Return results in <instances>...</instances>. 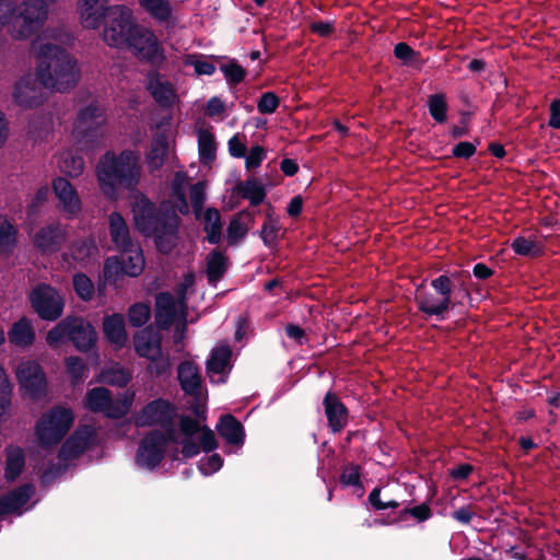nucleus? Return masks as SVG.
Instances as JSON below:
<instances>
[{"mask_svg":"<svg viewBox=\"0 0 560 560\" xmlns=\"http://www.w3.org/2000/svg\"><path fill=\"white\" fill-rule=\"evenodd\" d=\"M131 207L136 228L144 235H153L160 252L170 253L177 244L179 224L171 201L163 202L155 212L147 197L136 194Z\"/></svg>","mask_w":560,"mask_h":560,"instance_id":"3","label":"nucleus"},{"mask_svg":"<svg viewBox=\"0 0 560 560\" xmlns=\"http://www.w3.org/2000/svg\"><path fill=\"white\" fill-rule=\"evenodd\" d=\"M120 249L119 258H107L105 269L112 271L113 269L117 270L119 267L122 273L130 277L139 276L144 268V258L140 246L133 243Z\"/></svg>","mask_w":560,"mask_h":560,"instance_id":"18","label":"nucleus"},{"mask_svg":"<svg viewBox=\"0 0 560 560\" xmlns=\"http://www.w3.org/2000/svg\"><path fill=\"white\" fill-rule=\"evenodd\" d=\"M208 376L212 382L224 383L232 369V350L228 345H219L210 352L206 364Z\"/></svg>","mask_w":560,"mask_h":560,"instance_id":"20","label":"nucleus"},{"mask_svg":"<svg viewBox=\"0 0 560 560\" xmlns=\"http://www.w3.org/2000/svg\"><path fill=\"white\" fill-rule=\"evenodd\" d=\"M112 5H106L92 0H78L77 11L80 24L88 30H96L101 26L102 22L109 14L108 9Z\"/></svg>","mask_w":560,"mask_h":560,"instance_id":"22","label":"nucleus"},{"mask_svg":"<svg viewBox=\"0 0 560 560\" xmlns=\"http://www.w3.org/2000/svg\"><path fill=\"white\" fill-rule=\"evenodd\" d=\"M96 177L102 192L116 200L119 187L132 189L140 182V154L131 150L106 152L96 165Z\"/></svg>","mask_w":560,"mask_h":560,"instance_id":"4","label":"nucleus"},{"mask_svg":"<svg viewBox=\"0 0 560 560\" xmlns=\"http://www.w3.org/2000/svg\"><path fill=\"white\" fill-rule=\"evenodd\" d=\"M73 412L69 408L56 407L46 411L37 421L35 435L42 446L58 444L73 423Z\"/></svg>","mask_w":560,"mask_h":560,"instance_id":"9","label":"nucleus"},{"mask_svg":"<svg viewBox=\"0 0 560 560\" xmlns=\"http://www.w3.org/2000/svg\"><path fill=\"white\" fill-rule=\"evenodd\" d=\"M135 351L147 360L156 358L162 352L161 337L151 328L138 331L133 337Z\"/></svg>","mask_w":560,"mask_h":560,"instance_id":"27","label":"nucleus"},{"mask_svg":"<svg viewBox=\"0 0 560 560\" xmlns=\"http://www.w3.org/2000/svg\"><path fill=\"white\" fill-rule=\"evenodd\" d=\"M147 89L162 107H172L179 101L174 83L160 72L152 71L148 74Z\"/></svg>","mask_w":560,"mask_h":560,"instance_id":"19","label":"nucleus"},{"mask_svg":"<svg viewBox=\"0 0 560 560\" xmlns=\"http://www.w3.org/2000/svg\"><path fill=\"white\" fill-rule=\"evenodd\" d=\"M188 185V177L185 173L177 172L172 183L173 196L175 198L174 205L171 203L172 209L177 213L185 214L188 212L189 207L185 196V188Z\"/></svg>","mask_w":560,"mask_h":560,"instance_id":"34","label":"nucleus"},{"mask_svg":"<svg viewBox=\"0 0 560 560\" xmlns=\"http://www.w3.org/2000/svg\"><path fill=\"white\" fill-rule=\"evenodd\" d=\"M72 282L74 291L81 300H92L94 295V284L89 277L83 273H77L73 276Z\"/></svg>","mask_w":560,"mask_h":560,"instance_id":"48","label":"nucleus"},{"mask_svg":"<svg viewBox=\"0 0 560 560\" xmlns=\"http://www.w3.org/2000/svg\"><path fill=\"white\" fill-rule=\"evenodd\" d=\"M222 458L218 454H213L208 458H202L199 463V470L209 476L217 472L222 467Z\"/></svg>","mask_w":560,"mask_h":560,"instance_id":"59","label":"nucleus"},{"mask_svg":"<svg viewBox=\"0 0 560 560\" xmlns=\"http://www.w3.org/2000/svg\"><path fill=\"white\" fill-rule=\"evenodd\" d=\"M167 149L168 143L165 136L159 135L152 140L151 149L147 154V164L152 172L163 165Z\"/></svg>","mask_w":560,"mask_h":560,"instance_id":"35","label":"nucleus"},{"mask_svg":"<svg viewBox=\"0 0 560 560\" xmlns=\"http://www.w3.org/2000/svg\"><path fill=\"white\" fill-rule=\"evenodd\" d=\"M174 418V407L160 398L147 404L136 416L135 423L138 427L159 425L164 429L170 441L182 445L185 457H194L201 450L210 452L217 447L214 433L207 425L190 417H182L176 429Z\"/></svg>","mask_w":560,"mask_h":560,"instance_id":"1","label":"nucleus"},{"mask_svg":"<svg viewBox=\"0 0 560 560\" xmlns=\"http://www.w3.org/2000/svg\"><path fill=\"white\" fill-rule=\"evenodd\" d=\"M96 247L91 240H82L71 247V256L78 262L86 261L95 252Z\"/></svg>","mask_w":560,"mask_h":560,"instance_id":"49","label":"nucleus"},{"mask_svg":"<svg viewBox=\"0 0 560 560\" xmlns=\"http://www.w3.org/2000/svg\"><path fill=\"white\" fill-rule=\"evenodd\" d=\"M148 370L155 376L167 375L171 372L172 362L168 354L161 352L154 359H149Z\"/></svg>","mask_w":560,"mask_h":560,"instance_id":"50","label":"nucleus"},{"mask_svg":"<svg viewBox=\"0 0 560 560\" xmlns=\"http://www.w3.org/2000/svg\"><path fill=\"white\" fill-rule=\"evenodd\" d=\"M220 69L223 72L228 82L232 84L240 83L241 81H243L245 77V70L234 61L222 65Z\"/></svg>","mask_w":560,"mask_h":560,"instance_id":"57","label":"nucleus"},{"mask_svg":"<svg viewBox=\"0 0 560 560\" xmlns=\"http://www.w3.org/2000/svg\"><path fill=\"white\" fill-rule=\"evenodd\" d=\"M228 268V258L219 250L211 252L207 257V275L210 282L220 280Z\"/></svg>","mask_w":560,"mask_h":560,"instance_id":"39","label":"nucleus"},{"mask_svg":"<svg viewBox=\"0 0 560 560\" xmlns=\"http://www.w3.org/2000/svg\"><path fill=\"white\" fill-rule=\"evenodd\" d=\"M217 430L229 444H243V427L233 416L226 415L221 417Z\"/></svg>","mask_w":560,"mask_h":560,"instance_id":"32","label":"nucleus"},{"mask_svg":"<svg viewBox=\"0 0 560 560\" xmlns=\"http://www.w3.org/2000/svg\"><path fill=\"white\" fill-rule=\"evenodd\" d=\"M24 454L22 448L18 446H10L7 448V465L5 477L9 480H14L23 470Z\"/></svg>","mask_w":560,"mask_h":560,"instance_id":"40","label":"nucleus"},{"mask_svg":"<svg viewBox=\"0 0 560 560\" xmlns=\"http://www.w3.org/2000/svg\"><path fill=\"white\" fill-rule=\"evenodd\" d=\"M131 376L129 370L119 364H113L100 373L98 381L112 386L124 387L130 382Z\"/></svg>","mask_w":560,"mask_h":560,"instance_id":"37","label":"nucleus"},{"mask_svg":"<svg viewBox=\"0 0 560 560\" xmlns=\"http://www.w3.org/2000/svg\"><path fill=\"white\" fill-rule=\"evenodd\" d=\"M245 166L247 170L258 167L266 158V151L260 145L250 148L249 152L245 153Z\"/></svg>","mask_w":560,"mask_h":560,"instance_id":"58","label":"nucleus"},{"mask_svg":"<svg viewBox=\"0 0 560 560\" xmlns=\"http://www.w3.org/2000/svg\"><path fill=\"white\" fill-rule=\"evenodd\" d=\"M325 413L334 432L340 431L347 423V410L340 400L328 393L324 399Z\"/></svg>","mask_w":560,"mask_h":560,"instance_id":"30","label":"nucleus"},{"mask_svg":"<svg viewBox=\"0 0 560 560\" xmlns=\"http://www.w3.org/2000/svg\"><path fill=\"white\" fill-rule=\"evenodd\" d=\"M30 302L37 315L45 320H55L63 313L62 294L47 284L35 287L30 294Z\"/></svg>","mask_w":560,"mask_h":560,"instance_id":"13","label":"nucleus"},{"mask_svg":"<svg viewBox=\"0 0 560 560\" xmlns=\"http://www.w3.org/2000/svg\"><path fill=\"white\" fill-rule=\"evenodd\" d=\"M33 493L34 487L25 485L0 498V518L10 514L21 515Z\"/></svg>","mask_w":560,"mask_h":560,"instance_id":"26","label":"nucleus"},{"mask_svg":"<svg viewBox=\"0 0 560 560\" xmlns=\"http://www.w3.org/2000/svg\"><path fill=\"white\" fill-rule=\"evenodd\" d=\"M109 233L113 243L118 248L133 244L129 236V229L124 218L118 212H113L109 215Z\"/></svg>","mask_w":560,"mask_h":560,"instance_id":"33","label":"nucleus"},{"mask_svg":"<svg viewBox=\"0 0 560 560\" xmlns=\"http://www.w3.org/2000/svg\"><path fill=\"white\" fill-rule=\"evenodd\" d=\"M95 441V430L84 425L79 428L62 445L60 456L69 459L79 456L88 450Z\"/></svg>","mask_w":560,"mask_h":560,"instance_id":"23","label":"nucleus"},{"mask_svg":"<svg viewBox=\"0 0 560 560\" xmlns=\"http://www.w3.org/2000/svg\"><path fill=\"white\" fill-rule=\"evenodd\" d=\"M141 8L158 23L174 26L178 21L177 11L170 0H138Z\"/></svg>","mask_w":560,"mask_h":560,"instance_id":"24","label":"nucleus"},{"mask_svg":"<svg viewBox=\"0 0 560 560\" xmlns=\"http://www.w3.org/2000/svg\"><path fill=\"white\" fill-rule=\"evenodd\" d=\"M235 189L244 199H248L253 206H258L266 197L264 186L255 178L238 183Z\"/></svg>","mask_w":560,"mask_h":560,"instance_id":"38","label":"nucleus"},{"mask_svg":"<svg viewBox=\"0 0 560 560\" xmlns=\"http://www.w3.org/2000/svg\"><path fill=\"white\" fill-rule=\"evenodd\" d=\"M246 217L247 214L240 213L231 220L228 226V241L230 244H235L246 235L248 231V226L244 221Z\"/></svg>","mask_w":560,"mask_h":560,"instance_id":"47","label":"nucleus"},{"mask_svg":"<svg viewBox=\"0 0 560 560\" xmlns=\"http://www.w3.org/2000/svg\"><path fill=\"white\" fill-rule=\"evenodd\" d=\"M177 376L183 390L191 396L200 394L201 375L197 364L191 361L182 362L177 369Z\"/></svg>","mask_w":560,"mask_h":560,"instance_id":"29","label":"nucleus"},{"mask_svg":"<svg viewBox=\"0 0 560 560\" xmlns=\"http://www.w3.org/2000/svg\"><path fill=\"white\" fill-rule=\"evenodd\" d=\"M66 230L60 223H52L39 229L33 235L34 246L43 254L56 253L66 241Z\"/></svg>","mask_w":560,"mask_h":560,"instance_id":"21","label":"nucleus"},{"mask_svg":"<svg viewBox=\"0 0 560 560\" xmlns=\"http://www.w3.org/2000/svg\"><path fill=\"white\" fill-rule=\"evenodd\" d=\"M51 32L46 30L31 43L36 61V75L45 89L66 93L77 86L81 71L78 60L59 45L51 43Z\"/></svg>","mask_w":560,"mask_h":560,"instance_id":"2","label":"nucleus"},{"mask_svg":"<svg viewBox=\"0 0 560 560\" xmlns=\"http://www.w3.org/2000/svg\"><path fill=\"white\" fill-rule=\"evenodd\" d=\"M446 102L443 95L435 94L429 98V110L432 117L442 122L446 119Z\"/></svg>","mask_w":560,"mask_h":560,"instance_id":"53","label":"nucleus"},{"mask_svg":"<svg viewBox=\"0 0 560 560\" xmlns=\"http://www.w3.org/2000/svg\"><path fill=\"white\" fill-rule=\"evenodd\" d=\"M452 283L447 276H440L431 281V288H418L416 300L421 311L429 315H441L451 304Z\"/></svg>","mask_w":560,"mask_h":560,"instance_id":"11","label":"nucleus"},{"mask_svg":"<svg viewBox=\"0 0 560 560\" xmlns=\"http://www.w3.org/2000/svg\"><path fill=\"white\" fill-rule=\"evenodd\" d=\"M150 315V307L147 304L138 303L130 307L128 318L132 326L140 327L148 323Z\"/></svg>","mask_w":560,"mask_h":560,"instance_id":"52","label":"nucleus"},{"mask_svg":"<svg viewBox=\"0 0 560 560\" xmlns=\"http://www.w3.org/2000/svg\"><path fill=\"white\" fill-rule=\"evenodd\" d=\"M183 63L192 67L197 75H211L215 71V66L210 61V58L198 54L185 55Z\"/></svg>","mask_w":560,"mask_h":560,"instance_id":"42","label":"nucleus"},{"mask_svg":"<svg viewBox=\"0 0 560 560\" xmlns=\"http://www.w3.org/2000/svg\"><path fill=\"white\" fill-rule=\"evenodd\" d=\"M224 110H225L224 102L217 96L211 97L206 104V114L210 117L219 116V115L223 114Z\"/></svg>","mask_w":560,"mask_h":560,"instance_id":"63","label":"nucleus"},{"mask_svg":"<svg viewBox=\"0 0 560 560\" xmlns=\"http://www.w3.org/2000/svg\"><path fill=\"white\" fill-rule=\"evenodd\" d=\"M71 325L70 317L62 319L52 327L46 336V342L51 348H57L69 339V327Z\"/></svg>","mask_w":560,"mask_h":560,"instance_id":"45","label":"nucleus"},{"mask_svg":"<svg viewBox=\"0 0 560 560\" xmlns=\"http://www.w3.org/2000/svg\"><path fill=\"white\" fill-rule=\"evenodd\" d=\"M36 332L31 319L26 317L15 322L8 331L9 342L18 348H28L35 341Z\"/></svg>","mask_w":560,"mask_h":560,"instance_id":"28","label":"nucleus"},{"mask_svg":"<svg viewBox=\"0 0 560 560\" xmlns=\"http://www.w3.org/2000/svg\"><path fill=\"white\" fill-rule=\"evenodd\" d=\"M102 32L103 40L112 47H125L136 27L132 11L122 4H116L108 9Z\"/></svg>","mask_w":560,"mask_h":560,"instance_id":"10","label":"nucleus"},{"mask_svg":"<svg viewBox=\"0 0 560 560\" xmlns=\"http://www.w3.org/2000/svg\"><path fill=\"white\" fill-rule=\"evenodd\" d=\"M190 202L192 205V208L196 212V214H199V212L202 209L203 202H205V186L202 183H197L190 187L189 191Z\"/></svg>","mask_w":560,"mask_h":560,"instance_id":"60","label":"nucleus"},{"mask_svg":"<svg viewBox=\"0 0 560 560\" xmlns=\"http://www.w3.org/2000/svg\"><path fill=\"white\" fill-rule=\"evenodd\" d=\"M279 104L280 100L275 93L266 92L260 96L257 109L261 114H272L277 110Z\"/></svg>","mask_w":560,"mask_h":560,"instance_id":"56","label":"nucleus"},{"mask_svg":"<svg viewBox=\"0 0 560 560\" xmlns=\"http://www.w3.org/2000/svg\"><path fill=\"white\" fill-rule=\"evenodd\" d=\"M380 489H374L370 494H369V501L370 503L376 509V510H386V509H395L398 506V502L394 501V500H387V501H382L381 497H380Z\"/></svg>","mask_w":560,"mask_h":560,"instance_id":"61","label":"nucleus"},{"mask_svg":"<svg viewBox=\"0 0 560 560\" xmlns=\"http://www.w3.org/2000/svg\"><path fill=\"white\" fill-rule=\"evenodd\" d=\"M49 190L46 186L40 187L36 190L32 201L28 205V213H35L37 209L46 202Z\"/></svg>","mask_w":560,"mask_h":560,"instance_id":"62","label":"nucleus"},{"mask_svg":"<svg viewBox=\"0 0 560 560\" xmlns=\"http://www.w3.org/2000/svg\"><path fill=\"white\" fill-rule=\"evenodd\" d=\"M282 233V226L278 219L268 215L262 224L260 236L266 246L273 247Z\"/></svg>","mask_w":560,"mask_h":560,"instance_id":"43","label":"nucleus"},{"mask_svg":"<svg viewBox=\"0 0 560 560\" xmlns=\"http://www.w3.org/2000/svg\"><path fill=\"white\" fill-rule=\"evenodd\" d=\"M155 323L160 328L174 326V342H180L186 330V306L180 290L177 298L168 292L160 293L155 300Z\"/></svg>","mask_w":560,"mask_h":560,"instance_id":"7","label":"nucleus"},{"mask_svg":"<svg viewBox=\"0 0 560 560\" xmlns=\"http://www.w3.org/2000/svg\"><path fill=\"white\" fill-rule=\"evenodd\" d=\"M105 122L104 109L97 101H92L80 108L70 133L73 145L80 151L94 149Z\"/></svg>","mask_w":560,"mask_h":560,"instance_id":"6","label":"nucleus"},{"mask_svg":"<svg viewBox=\"0 0 560 560\" xmlns=\"http://www.w3.org/2000/svg\"><path fill=\"white\" fill-rule=\"evenodd\" d=\"M167 441H170L168 438L160 431L150 432L139 445L136 456L137 465L145 469L155 468L164 457Z\"/></svg>","mask_w":560,"mask_h":560,"instance_id":"14","label":"nucleus"},{"mask_svg":"<svg viewBox=\"0 0 560 560\" xmlns=\"http://www.w3.org/2000/svg\"><path fill=\"white\" fill-rule=\"evenodd\" d=\"M11 385L2 365L0 364V419L4 416L11 404Z\"/></svg>","mask_w":560,"mask_h":560,"instance_id":"51","label":"nucleus"},{"mask_svg":"<svg viewBox=\"0 0 560 560\" xmlns=\"http://www.w3.org/2000/svg\"><path fill=\"white\" fill-rule=\"evenodd\" d=\"M40 85L36 74L28 73L21 77L13 89L14 103L30 109L40 106L45 101V93Z\"/></svg>","mask_w":560,"mask_h":560,"instance_id":"15","label":"nucleus"},{"mask_svg":"<svg viewBox=\"0 0 560 560\" xmlns=\"http://www.w3.org/2000/svg\"><path fill=\"white\" fill-rule=\"evenodd\" d=\"M198 148L201 160L210 162L215 158V141L211 132L202 130L198 135Z\"/></svg>","mask_w":560,"mask_h":560,"instance_id":"46","label":"nucleus"},{"mask_svg":"<svg viewBox=\"0 0 560 560\" xmlns=\"http://www.w3.org/2000/svg\"><path fill=\"white\" fill-rule=\"evenodd\" d=\"M136 393L126 390L113 397L109 389L94 387L85 395V407L92 412L102 413L107 418L119 419L125 417L135 401Z\"/></svg>","mask_w":560,"mask_h":560,"instance_id":"8","label":"nucleus"},{"mask_svg":"<svg viewBox=\"0 0 560 560\" xmlns=\"http://www.w3.org/2000/svg\"><path fill=\"white\" fill-rule=\"evenodd\" d=\"M15 374L21 387L32 398H40L46 393L45 373L36 361H22Z\"/></svg>","mask_w":560,"mask_h":560,"instance_id":"16","label":"nucleus"},{"mask_svg":"<svg viewBox=\"0 0 560 560\" xmlns=\"http://www.w3.org/2000/svg\"><path fill=\"white\" fill-rule=\"evenodd\" d=\"M359 469L357 466L346 467L340 476L341 483L346 486H354L359 483Z\"/></svg>","mask_w":560,"mask_h":560,"instance_id":"64","label":"nucleus"},{"mask_svg":"<svg viewBox=\"0 0 560 560\" xmlns=\"http://www.w3.org/2000/svg\"><path fill=\"white\" fill-rule=\"evenodd\" d=\"M103 330L106 338L116 347L121 348L127 341L125 319L120 314L106 316L103 323Z\"/></svg>","mask_w":560,"mask_h":560,"instance_id":"31","label":"nucleus"},{"mask_svg":"<svg viewBox=\"0 0 560 560\" xmlns=\"http://www.w3.org/2000/svg\"><path fill=\"white\" fill-rule=\"evenodd\" d=\"M48 16L44 0H0V32L7 27L15 40H27L37 34Z\"/></svg>","mask_w":560,"mask_h":560,"instance_id":"5","label":"nucleus"},{"mask_svg":"<svg viewBox=\"0 0 560 560\" xmlns=\"http://www.w3.org/2000/svg\"><path fill=\"white\" fill-rule=\"evenodd\" d=\"M221 215L217 209L209 208L205 213V231L207 232L208 241L215 244L221 238Z\"/></svg>","mask_w":560,"mask_h":560,"instance_id":"41","label":"nucleus"},{"mask_svg":"<svg viewBox=\"0 0 560 560\" xmlns=\"http://www.w3.org/2000/svg\"><path fill=\"white\" fill-rule=\"evenodd\" d=\"M511 247L516 254L522 256H532L538 253L536 243L533 240L525 237H516L512 242Z\"/></svg>","mask_w":560,"mask_h":560,"instance_id":"55","label":"nucleus"},{"mask_svg":"<svg viewBox=\"0 0 560 560\" xmlns=\"http://www.w3.org/2000/svg\"><path fill=\"white\" fill-rule=\"evenodd\" d=\"M69 340L73 342L79 351H88L96 340V332L93 326L83 318L70 317Z\"/></svg>","mask_w":560,"mask_h":560,"instance_id":"25","label":"nucleus"},{"mask_svg":"<svg viewBox=\"0 0 560 560\" xmlns=\"http://www.w3.org/2000/svg\"><path fill=\"white\" fill-rule=\"evenodd\" d=\"M58 167L70 177H78L84 170V160L72 150H66L59 156Z\"/></svg>","mask_w":560,"mask_h":560,"instance_id":"36","label":"nucleus"},{"mask_svg":"<svg viewBox=\"0 0 560 560\" xmlns=\"http://www.w3.org/2000/svg\"><path fill=\"white\" fill-rule=\"evenodd\" d=\"M66 368L73 381L78 382L85 377L86 365L82 359L78 357H69L66 359Z\"/></svg>","mask_w":560,"mask_h":560,"instance_id":"54","label":"nucleus"},{"mask_svg":"<svg viewBox=\"0 0 560 560\" xmlns=\"http://www.w3.org/2000/svg\"><path fill=\"white\" fill-rule=\"evenodd\" d=\"M52 191L57 199V207L66 219H74L81 213L82 200L68 179L56 177L52 180Z\"/></svg>","mask_w":560,"mask_h":560,"instance_id":"17","label":"nucleus"},{"mask_svg":"<svg viewBox=\"0 0 560 560\" xmlns=\"http://www.w3.org/2000/svg\"><path fill=\"white\" fill-rule=\"evenodd\" d=\"M18 230L7 218L0 215V248L10 253L16 243Z\"/></svg>","mask_w":560,"mask_h":560,"instance_id":"44","label":"nucleus"},{"mask_svg":"<svg viewBox=\"0 0 560 560\" xmlns=\"http://www.w3.org/2000/svg\"><path fill=\"white\" fill-rule=\"evenodd\" d=\"M126 46L135 56L151 63H160L165 59L164 48L153 31L136 25Z\"/></svg>","mask_w":560,"mask_h":560,"instance_id":"12","label":"nucleus"}]
</instances>
